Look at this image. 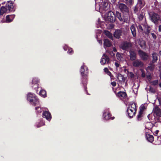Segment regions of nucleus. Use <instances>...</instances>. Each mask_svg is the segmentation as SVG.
Wrapping results in <instances>:
<instances>
[{
    "mask_svg": "<svg viewBox=\"0 0 161 161\" xmlns=\"http://www.w3.org/2000/svg\"><path fill=\"white\" fill-rule=\"evenodd\" d=\"M146 137L147 140L150 142H152L154 141V137L152 135L146 133Z\"/></svg>",
    "mask_w": 161,
    "mask_h": 161,
    "instance_id": "nucleus-22",
    "label": "nucleus"
},
{
    "mask_svg": "<svg viewBox=\"0 0 161 161\" xmlns=\"http://www.w3.org/2000/svg\"><path fill=\"white\" fill-rule=\"evenodd\" d=\"M150 20L155 25H157L161 21L160 16L155 13H150L149 14Z\"/></svg>",
    "mask_w": 161,
    "mask_h": 161,
    "instance_id": "nucleus-3",
    "label": "nucleus"
},
{
    "mask_svg": "<svg viewBox=\"0 0 161 161\" xmlns=\"http://www.w3.org/2000/svg\"><path fill=\"white\" fill-rule=\"evenodd\" d=\"M136 111L130 108H128L127 112L129 117L130 118L132 117L135 115Z\"/></svg>",
    "mask_w": 161,
    "mask_h": 161,
    "instance_id": "nucleus-19",
    "label": "nucleus"
},
{
    "mask_svg": "<svg viewBox=\"0 0 161 161\" xmlns=\"http://www.w3.org/2000/svg\"><path fill=\"white\" fill-rule=\"evenodd\" d=\"M106 74L109 76H111L112 75L111 73L109 71H108V72L106 73Z\"/></svg>",
    "mask_w": 161,
    "mask_h": 161,
    "instance_id": "nucleus-52",
    "label": "nucleus"
},
{
    "mask_svg": "<svg viewBox=\"0 0 161 161\" xmlns=\"http://www.w3.org/2000/svg\"><path fill=\"white\" fill-rule=\"evenodd\" d=\"M104 47L105 48L106 47H110L112 45V44L110 41L107 39H105L104 40Z\"/></svg>",
    "mask_w": 161,
    "mask_h": 161,
    "instance_id": "nucleus-23",
    "label": "nucleus"
},
{
    "mask_svg": "<svg viewBox=\"0 0 161 161\" xmlns=\"http://www.w3.org/2000/svg\"><path fill=\"white\" fill-rule=\"evenodd\" d=\"M159 53H160V56H161V51H160Z\"/></svg>",
    "mask_w": 161,
    "mask_h": 161,
    "instance_id": "nucleus-63",
    "label": "nucleus"
},
{
    "mask_svg": "<svg viewBox=\"0 0 161 161\" xmlns=\"http://www.w3.org/2000/svg\"><path fill=\"white\" fill-rule=\"evenodd\" d=\"M139 86V84L138 83H134V85L132 87L133 92L136 95L137 94Z\"/></svg>",
    "mask_w": 161,
    "mask_h": 161,
    "instance_id": "nucleus-21",
    "label": "nucleus"
},
{
    "mask_svg": "<svg viewBox=\"0 0 161 161\" xmlns=\"http://www.w3.org/2000/svg\"><path fill=\"white\" fill-rule=\"evenodd\" d=\"M130 59L131 61L135 60L136 55L135 52L133 50H130L129 51Z\"/></svg>",
    "mask_w": 161,
    "mask_h": 161,
    "instance_id": "nucleus-17",
    "label": "nucleus"
},
{
    "mask_svg": "<svg viewBox=\"0 0 161 161\" xmlns=\"http://www.w3.org/2000/svg\"><path fill=\"white\" fill-rule=\"evenodd\" d=\"M35 108L37 113H40L42 111V110L40 107H36Z\"/></svg>",
    "mask_w": 161,
    "mask_h": 161,
    "instance_id": "nucleus-36",
    "label": "nucleus"
},
{
    "mask_svg": "<svg viewBox=\"0 0 161 161\" xmlns=\"http://www.w3.org/2000/svg\"><path fill=\"white\" fill-rule=\"evenodd\" d=\"M0 12L1 14H3L5 13H9L6 6L5 7H1Z\"/></svg>",
    "mask_w": 161,
    "mask_h": 161,
    "instance_id": "nucleus-27",
    "label": "nucleus"
},
{
    "mask_svg": "<svg viewBox=\"0 0 161 161\" xmlns=\"http://www.w3.org/2000/svg\"><path fill=\"white\" fill-rule=\"evenodd\" d=\"M137 10V9L136 8V7H135V8L134 9V12L136 13Z\"/></svg>",
    "mask_w": 161,
    "mask_h": 161,
    "instance_id": "nucleus-56",
    "label": "nucleus"
},
{
    "mask_svg": "<svg viewBox=\"0 0 161 161\" xmlns=\"http://www.w3.org/2000/svg\"><path fill=\"white\" fill-rule=\"evenodd\" d=\"M147 79H148V80H149V81H150L151 79V76L150 75H147Z\"/></svg>",
    "mask_w": 161,
    "mask_h": 161,
    "instance_id": "nucleus-48",
    "label": "nucleus"
},
{
    "mask_svg": "<svg viewBox=\"0 0 161 161\" xmlns=\"http://www.w3.org/2000/svg\"><path fill=\"white\" fill-rule=\"evenodd\" d=\"M111 84L113 86H116V83L114 81L112 82H111Z\"/></svg>",
    "mask_w": 161,
    "mask_h": 161,
    "instance_id": "nucleus-46",
    "label": "nucleus"
},
{
    "mask_svg": "<svg viewBox=\"0 0 161 161\" xmlns=\"http://www.w3.org/2000/svg\"><path fill=\"white\" fill-rule=\"evenodd\" d=\"M128 108H130V109L136 110V106L135 103L133 102L130 103Z\"/></svg>",
    "mask_w": 161,
    "mask_h": 161,
    "instance_id": "nucleus-26",
    "label": "nucleus"
},
{
    "mask_svg": "<svg viewBox=\"0 0 161 161\" xmlns=\"http://www.w3.org/2000/svg\"><path fill=\"white\" fill-rule=\"evenodd\" d=\"M142 114L143 113L139 112V114L137 115V119L138 120H141Z\"/></svg>",
    "mask_w": 161,
    "mask_h": 161,
    "instance_id": "nucleus-40",
    "label": "nucleus"
},
{
    "mask_svg": "<svg viewBox=\"0 0 161 161\" xmlns=\"http://www.w3.org/2000/svg\"><path fill=\"white\" fill-rule=\"evenodd\" d=\"M118 96L119 97H125L126 96V94L124 92H119L118 93Z\"/></svg>",
    "mask_w": 161,
    "mask_h": 161,
    "instance_id": "nucleus-35",
    "label": "nucleus"
},
{
    "mask_svg": "<svg viewBox=\"0 0 161 161\" xmlns=\"http://www.w3.org/2000/svg\"><path fill=\"white\" fill-rule=\"evenodd\" d=\"M68 48V47L66 45H65L64 47V50L65 51L67 50Z\"/></svg>",
    "mask_w": 161,
    "mask_h": 161,
    "instance_id": "nucleus-49",
    "label": "nucleus"
},
{
    "mask_svg": "<svg viewBox=\"0 0 161 161\" xmlns=\"http://www.w3.org/2000/svg\"><path fill=\"white\" fill-rule=\"evenodd\" d=\"M152 127V125L150 123L148 122L147 123L145 127L149 130H151Z\"/></svg>",
    "mask_w": 161,
    "mask_h": 161,
    "instance_id": "nucleus-33",
    "label": "nucleus"
},
{
    "mask_svg": "<svg viewBox=\"0 0 161 161\" xmlns=\"http://www.w3.org/2000/svg\"><path fill=\"white\" fill-rule=\"evenodd\" d=\"M109 61V58L106 55L104 54L100 61V63L102 65L105 64L106 63H108Z\"/></svg>",
    "mask_w": 161,
    "mask_h": 161,
    "instance_id": "nucleus-12",
    "label": "nucleus"
},
{
    "mask_svg": "<svg viewBox=\"0 0 161 161\" xmlns=\"http://www.w3.org/2000/svg\"><path fill=\"white\" fill-rule=\"evenodd\" d=\"M104 33L105 35L109 38L112 40H113L114 38L112 36V34L111 33H110V32L106 30H105L104 31Z\"/></svg>",
    "mask_w": 161,
    "mask_h": 161,
    "instance_id": "nucleus-24",
    "label": "nucleus"
},
{
    "mask_svg": "<svg viewBox=\"0 0 161 161\" xmlns=\"http://www.w3.org/2000/svg\"><path fill=\"white\" fill-rule=\"evenodd\" d=\"M154 68V65L153 64H152L150 65V66H148L147 68V69H150L151 70H152Z\"/></svg>",
    "mask_w": 161,
    "mask_h": 161,
    "instance_id": "nucleus-41",
    "label": "nucleus"
},
{
    "mask_svg": "<svg viewBox=\"0 0 161 161\" xmlns=\"http://www.w3.org/2000/svg\"><path fill=\"white\" fill-rule=\"evenodd\" d=\"M145 109V107L144 105H142L140 107V110L139 112L143 113L144 110Z\"/></svg>",
    "mask_w": 161,
    "mask_h": 161,
    "instance_id": "nucleus-39",
    "label": "nucleus"
},
{
    "mask_svg": "<svg viewBox=\"0 0 161 161\" xmlns=\"http://www.w3.org/2000/svg\"><path fill=\"white\" fill-rule=\"evenodd\" d=\"M151 35H152V37L154 39H155L156 38L157 36H156V35L155 34H154V33H152Z\"/></svg>",
    "mask_w": 161,
    "mask_h": 161,
    "instance_id": "nucleus-45",
    "label": "nucleus"
},
{
    "mask_svg": "<svg viewBox=\"0 0 161 161\" xmlns=\"http://www.w3.org/2000/svg\"><path fill=\"white\" fill-rule=\"evenodd\" d=\"M8 9V12L14 11V6L12 2H8L5 6Z\"/></svg>",
    "mask_w": 161,
    "mask_h": 161,
    "instance_id": "nucleus-16",
    "label": "nucleus"
},
{
    "mask_svg": "<svg viewBox=\"0 0 161 161\" xmlns=\"http://www.w3.org/2000/svg\"><path fill=\"white\" fill-rule=\"evenodd\" d=\"M111 79V80H112L113 79H114V76H113L112 75L111 76H110Z\"/></svg>",
    "mask_w": 161,
    "mask_h": 161,
    "instance_id": "nucleus-55",
    "label": "nucleus"
},
{
    "mask_svg": "<svg viewBox=\"0 0 161 161\" xmlns=\"http://www.w3.org/2000/svg\"><path fill=\"white\" fill-rule=\"evenodd\" d=\"M137 28L139 32L144 34L145 30V28H146V25L145 24L139 25L137 26Z\"/></svg>",
    "mask_w": 161,
    "mask_h": 161,
    "instance_id": "nucleus-13",
    "label": "nucleus"
},
{
    "mask_svg": "<svg viewBox=\"0 0 161 161\" xmlns=\"http://www.w3.org/2000/svg\"><path fill=\"white\" fill-rule=\"evenodd\" d=\"M153 112L157 115L160 117H161V109L157 107H155L153 109Z\"/></svg>",
    "mask_w": 161,
    "mask_h": 161,
    "instance_id": "nucleus-15",
    "label": "nucleus"
},
{
    "mask_svg": "<svg viewBox=\"0 0 161 161\" xmlns=\"http://www.w3.org/2000/svg\"><path fill=\"white\" fill-rule=\"evenodd\" d=\"M122 33L121 30L119 29L116 30L114 32V36L115 38L119 39L121 36Z\"/></svg>",
    "mask_w": 161,
    "mask_h": 161,
    "instance_id": "nucleus-18",
    "label": "nucleus"
},
{
    "mask_svg": "<svg viewBox=\"0 0 161 161\" xmlns=\"http://www.w3.org/2000/svg\"><path fill=\"white\" fill-rule=\"evenodd\" d=\"M98 23L100 24V21H99V19H98Z\"/></svg>",
    "mask_w": 161,
    "mask_h": 161,
    "instance_id": "nucleus-62",
    "label": "nucleus"
},
{
    "mask_svg": "<svg viewBox=\"0 0 161 161\" xmlns=\"http://www.w3.org/2000/svg\"><path fill=\"white\" fill-rule=\"evenodd\" d=\"M98 42H99V43L101 45H102V43H103V42H102V41L101 40H98Z\"/></svg>",
    "mask_w": 161,
    "mask_h": 161,
    "instance_id": "nucleus-51",
    "label": "nucleus"
},
{
    "mask_svg": "<svg viewBox=\"0 0 161 161\" xmlns=\"http://www.w3.org/2000/svg\"><path fill=\"white\" fill-rule=\"evenodd\" d=\"M129 76L131 78H133L134 77V75L133 73L130 72L129 74Z\"/></svg>",
    "mask_w": 161,
    "mask_h": 161,
    "instance_id": "nucleus-44",
    "label": "nucleus"
},
{
    "mask_svg": "<svg viewBox=\"0 0 161 161\" xmlns=\"http://www.w3.org/2000/svg\"><path fill=\"white\" fill-rule=\"evenodd\" d=\"M150 83L153 85L155 86L158 83V80H155L150 82Z\"/></svg>",
    "mask_w": 161,
    "mask_h": 161,
    "instance_id": "nucleus-37",
    "label": "nucleus"
},
{
    "mask_svg": "<svg viewBox=\"0 0 161 161\" xmlns=\"http://www.w3.org/2000/svg\"><path fill=\"white\" fill-rule=\"evenodd\" d=\"M113 51L114 52H116L117 51V50H116V48L114 47L113 48Z\"/></svg>",
    "mask_w": 161,
    "mask_h": 161,
    "instance_id": "nucleus-58",
    "label": "nucleus"
},
{
    "mask_svg": "<svg viewBox=\"0 0 161 161\" xmlns=\"http://www.w3.org/2000/svg\"><path fill=\"white\" fill-rule=\"evenodd\" d=\"M68 53L70 54H72V49L71 48H68Z\"/></svg>",
    "mask_w": 161,
    "mask_h": 161,
    "instance_id": "nucleus-43",
    "label": "nucleus"
},
{
    "mask_svg": "<svg viewBox=\"0 0 161 161\" xmlns=\"http://www.w3.org/2000/svg\"><path fill=\"white\" fill-rule=\"evenodd\" d=\"M146 28H145L144 33L146 34H148L150 31V28L149 26H147L146 25Z\"/></svg>",
    "mask_w": 161,
    "mask_h": 161,
    "instance_id": "nucleus-32",
    "label": "nucleus"
},
{
    "mask_svg": "<svg viewBox=\"0 0 161 161\" xmlns=\"http://www.w3.org/2000/svg\"><path fill=\"white\" fill-rule=\"evenodd\" d=\"M15 15L14 14L8 15L6 17V22L9 23L12 21L14 18Z\"/></svg>",
    "mask_w": 161,
    "mask_h": 161,
    "instance_id": "nucleus-20",
    "label": "nucleus"
},
{
    "mask_svg": "<svg viewBox=\"0 0 161 161\" xmlns=\"http://www.w3.org/2000/svg\"><path fill=\"white\" fill-rule=\"evenodd\" d=\"M138 53L140 57L142 60H147L148 59V56L145 52L140 50Z\"/></svg>",
    "mask_w": 161,
    "mask_h": 161,
    "instance_id": "nucleus-11",
    "label": "nucleus"
},
{
    "mask_svg": "<svg viewBox=\"0 0 161 161\" xmlns=\"http://www.w3.org/2000/svg\"><path fill=\"white\" fill-rule=\"evenodd\" d=\"M42 125H39L38 126V127H40Z\"/></svg>",
    "mask_w": 161,
    "mask_h": 161,
    "instance_id": "nucleus-64",
    "label": "nucleus"
},
{
    "mask_svg": "<svg viewBox=\"0 0 161 161\" xmlns=\"http://www.w3.org/2000/svg\"><path fill=\"white\" fill-rule=\"evenodd\" d=\"M131 46V44L128 42H122L120 45V48L123 50H127Z\"/></svg>",
    "mask_w": 161,
    "mask_h": 161,
    "instance_id": "nucleus-8",
    "label": "nucleus"
},
{
    "mask_svg": "<svg viewBox=\"0 0 161 161\" xmlns=\"http://www.w3.org/2000/svg\"><path fill=\"white\" fill-rule=\"evenodd\" d=\"M95 1L96 9L102 12V16L104 20L107 22H114L116 20L115 14L111 11H107L109 8L108 3L103 0Z\"/></svg>",
    "mask_w": 161,
    "mask_h": 161,
    "instance_id": "nucleus-1",
    "label": "nucleus"
},
{
    "mask_svg": "<svg viewBox=\"0 0 161 161\" xmlns=\"http://www.w3.org/2000/svg\"><path fill=\"white\" fill-rule=\"evenodd\" d=\"M138 18L140 21L142 20L144 18V14L143 13H142L139 15Z\"/></svg>",
    "mask_w": 161,
    "mask_h": 161,
    "instance_id": "nucleus-38",
    "label": "nucleus"
},
{
    "mask_svg": "<svg viewBox=\"0 0 161 161\" xmlns=\"http://www.w3.org/2000/svg\"><path fill=\"white\" fill-rule=\"evenodd\" d=\"M39 94L43 97H45L47 96L46 92L43 90H41L40 91Z\"/></svg>",
    "mask_w": 161,
    "mask_h": 161,
    "instance_id": "nucleus-30",
    "label": "nucleus"
},
{
    "mask_svg": "<svg viewBox=\"0 0 161 161\" xmlns=\"http://www.w3.org/2000/svg\"><path fill=\"white\" fill-rule=\"evenodd\" d=\"M145 5V3L143 0H138L137 6H139L140 8H142Z\"/></svg>",
    "mask_w": 161,
    "mask_h": 161,
    "instance_id": "nucleus-29",
    "label": "nucleus"
},
{
    "mask_svg": "<svg viewBox=\"0 0 161 161\" xmlns=\"http://www.w3.org/2000/svg\"><path fill=\"white\" fill-rule=\"evenodd\" d=\"M130 29L133 36L134 37H136V32L135 25L134 24L132 25L130 27Z\"/></svg>",
    "mask_w": 161,
    "mask_h": 161,
    "instance_id": "nucleus-14",
    "label": "nucleus"
},
{
    "mask_svg": "<svg viewBox=\"0 0 161 161\" xmlns=\"http://www.w3.org/2000/svg\"><path fill=\"white\" fill-rule=\"evenodd\" d=\"M116 57L118 60L119 61H121L123 59L121 54L119 53H117L116 54Z\"/></svg>",
    "mask_w": 161,
    "mask_h": 161,
    "instance_id": "nucleus-34",
    "label": "nucleus"
},
{
    "mask_svg": "<svg viewBox=\"0 0 161 161\" xmlns=\"http://www.w3.org/2000/svg\"><path fill=\"white\" fill-rule=\"evenodd\" d=\"M145 75L144 73H142V76L143 77H145Z\"/></svg>",
    "mask_w": 161,
    "mask_h": 161,
    "instance_id": "nucleus-59",
    "label": "nucleus"
},
{
    "mask_svg": "<svg viewBox=\"0 0 161 161\" xmlns=\"http://www.w3.org/2000/svg\"><path fill=\"white\" fill-rule=\"evenodd\" d=\"M152 56L153 57V63L156 62L158 59L157 53L155 52H153L152 54Z\"/></svg>",
    "mask_w": 161,
    "mask_h": 161,
    "instance_id": "nucleus-25",
    "label": "nucleus"
},
{
    "mask_svg": "<svg viewBox=\"0 0 161 161\" xmlns=\"http://www.w3.org/2000/svg\"><path fill=\"white\" fill-rule=\"evenodd\" d=\"M159 86L161 88V83L159 84Z\"/></svg>",
    "mask_w": 161,
    "mask_h": 161,
    "instance_id": "nucleus-61",
    "label": "nucleus"
},
{
    "mask_svg": "<svg viewBox=\"0 0 161 161\" xmlns=\"http://www.w3.org/2000/svg\"><path fill=\"white\" fill-rule=\"evenodd\" d=\"M80 71L82 76L85 78L88 73V68L86 66L83 65L81 67ZM83 80L84 81V83H83L84 85H86L87 83L86 79L85 78Z\"/></svg>",
    "mask_w": 161,
    "mask_h": 161,
    "instance_id": "nucleus-4",
    "label": "nucleus"
},
{
    "mask_svg": "<svg viewBox=\"0 0 161 161\" xmlns=\"http://www.w3.org/2000/svg\"><path fill=\"white\" fill-rule=\"evenodd\" d=\"M126 3L127 4L130 5L132 3V0H126Z\"/></svg>",
    "mask_w": 161,
    "mask_h": 161,
    "instance_id": "nucleus-42",
    "label": "nucleus"
},
{
    "mask_svg": "<svg viewBox=\"0 0 161 161\" xmlns=\"http://www.w3.org/2000/svg\"><path fill=\"white\" fill-rule=\"evenodd\" d=\"M118 7L120 11L123 13H128L129 12V8L125 4L121 3H119Z\"/></svg>",
    "mask_w": 161,
    "mask_h": 161,
    "instance_id": "nucleus-5",
    "label": "nucleus"
},
{
    "mask_svg": "<svg viewBox=\"0 0 161 161\" xmlns=\"http://www.w3.org/2000/svg\"><path fill=\"white\" fill-rule=\"evenodd\" d=\"M27 99L31 104L36 105L39 103V100L36 95L34 93L29 92L27 94Z\"/></svg>",
    "mask_w": 161,
    "mask_h": 161,
    "instance_id": "nucleus-2",
    "label": "nucleus"
},
{
    "mask_svg": "<svg viewBox=\"0 0 161 161\" xmlns=\"http://www.w3.org/2000/svg\"><path fill=\"white\" fill-rule=\"evenodd\" d=\"M159 132V131H154V133L156 134V135H158Z\"/></svg>",
    "mask_w": 161,
    "mask_h": 161,
    "instance_id": "nucleus-60",
    "label": "nucleus"
},
{
    "mask_svg": "<svg viewBox=\"0 0 161 161\" xmlns=\"http://www.w3.org/2000/svg\"><path fill=\"white\" fill-rule=\"evenodd\" d=\"M111 114L108 110L104 111L103 114V117L104 119L108 120L109 119L113 120L114 117H111Z\"/></svg>",
    "mask_w": 161,
    "mask_h": 161,
    "instance_id": "nucleus-6",
    "label": "nucleus"
},
{
    "mask_svg": "<svg viewBox=\"0 0 161 161\" xmlns=\"http://www.w3.org/2000/svg\"><path fill=\"white\" fill-rule=\"evenodd\" d=\"M150 91L152 92H155V91L154 90H153V89H152V88L151 87H150Z\"/></svg>",
    "mask_w": 161,
    "mask_h": 161,
    "instance_id": "nucleus-53",
    "label": "nucleus"
},
{
    "mask_svg": "<svg viewBox=\"0 0 161 161\" xmlns=\"http://www.w3.org/2000/svg\"><path fill=\"white\" fill-rule=\"evenodd\" d=\"M104 71L106 73L108 72V71H109V70L107 68H105L104 69Z\"/></svg>",
    "mask_w": 161,
    "mask_h": 161,
    "instance_id": "nucleus-47",
    "label": "nucleus"
},
{
    "mask_svg": "<svg viewBox=\"0 0 161 161\" xmlns=\"http://www.w3.org/2000/svg\"><path fill=\"white\" fill-rule=\"evenodd\" d=\"M115 15V17L116 18V17L118 18L120 21L122 22L123 21V19L121 17V14L118 11H116Z\"/></svg>",
    "mask_w": 161,
    "mask_h": 161,
    "instance_id": "nucleus-28",
    "label": "nucleus"
},
{
    "mask_svg": "<svg viewBox=\"0 0 161 161\" xmlns=\"http://www.w3.org/2000/svg\"><path fill=\"white\" fill-rule=\"evenodd\" d=\"M115 65L117 68H118L119 66V64L118 63L115 62Z\"/></svg>",
    "mask_w": 161,
    "mask_h": 161,
    "instance_id": "nucleus-50",
    "label": "nucleus"
},
{
    "mask_svg": "<svg viewBox=\"0 0 161 161\" xmlns=\"http://www.w3.org/2000/svg\"><path fill=\"white\" fill-rule=\"evenodd\" d=\"M111 0V2L113 3H114L116 1V0Z\"/></svg>",
    "mask_w": 161,
    "mask_h": 161,
    "instance_id": "nucleus-57",
    "label": "nucleus"
},
{
    "mask_svg": "<svg viewBox=\"0 0 161 161\" xmlns=\"http://www.w3.org/2000/svg\"><path fill=\"white\" fill-rule=\"evenodd\" d=\"M158 31L160 32L161 31V25H159L158 26Z\"/></svg>",
    "mask_w": 161,
    "mask_h": 161,
    "instance_id": "nucleus-54",
    "label": "nucleus"
},
{
    "mask_svg": "<svg viewBox=\"0 0 161 161\" xmlns=\"http://www.w3.org/2000/svg\"><path fill=\"white\" fill-rule=\"evenodd\" d=\"M39 80L36 78H34L33 79L31 86L32 87L36 90V89L38 88Z\"/></svg>",
    "mask_w": 161,
    "mask_h": 161,
    "instance_id": "nucleus-9",
    "label": "nucleus"
},
{
    "mask_svg": "<svg viewBox=\"0 0 161 161\" xmlns=\"http://www.w3.org/2000/svg\"><path fill=\"white\" fill-rule=\"evenodd\" d=\"M132 64L134 67L139 68L142 67L143 65V63L139 59L133 60Z\"/></svg>",
    "mask_w": 161,
    "mask_h": 161,
    "instance_id": "nucleus-7",
    "label": "nucleus"
},
{
    "mask_svg": "<svg viewBox=\"0 0 161 161\" xmlns=\"http://www.w3.org/2000/svg\"><path fill=\"white\" fill-rule=\"evenodd\" d=\"M117 78L119 81L123 82L125 81V78L120 74L118 75Z\"/></svg>",
    "mask_w": 161,
    "mask_h": 161,
    "instance_id": "nucleus-31",
    "label": "nucleus"
},
{
    "mask_svg": "<svg viewBox=\"0 0 161 161\" xmlns=\"http://www.w3.org/2000/svg\"><path fill=\"white\" fill-rule=\"evenodd\" d=\"M42 116L45 118L48 121H50L51 119L52 116L51 114L48 111H43L42 113Z\"/></svg>",
    "mask_w": 161,
    "mask_h": 161,
    "instance_id": "nucleus-10",
    "label": "nucleus"
}]
</instances>
